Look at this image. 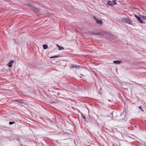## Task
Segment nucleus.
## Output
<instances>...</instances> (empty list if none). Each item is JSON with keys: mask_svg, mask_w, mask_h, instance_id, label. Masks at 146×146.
Listing matches in <instances>:
<instances>
[{"mask_svg": "<svg viewBox=\"0 0 146 146\" xmlns=\"http://www.w3.org/2000/svg\"><path fill=\"white\" fill-rule=\"evenodd\" d=\"M122 22L123 23H127L128 24L133 25L132 21L129 18H123L122 19Z\"/></svg>", "mask_w": 146, "mask_h": 146, "instance_id": "1", "label": "nucleus"}, {"mask_svg": "<svg viewBox=\"0 0 146 146\" xmlns=\"http://www.w3.org/2000/svg\"><path fill=\"white\" fill-rule=\"evenodd\" d=\"M117 4V3L114 0H113V2H111L110 1H109L107 3L108 5L111 6L116 5Z\"/></svg>", "mask_w": 146, "mask_h": 146, "instance_id": "2", "label": "nucleus"}, {"mask_svg": "<svg viewBox=\"0 0 146 146\" xmlns=\"http://www.w3.org/2000/svg\"><path fill=\"white\" fill-rule=\"evenodd\" d=\"M135 17L137 19V20L141 23L145 24V22H143L142 20V19L140 17L137 16L135 14Z\"/></svg>", "mask_w": 146, "mask_h": 146, "instance_id": "3", "label": "nucleus"}, {"mask_svg": "<svg viewBox=\"0 0 146 146\" xmlns=\"http://www.w3.org/2000/svg\"><path fill=\"white\" fill-rule=\"evenodd\" d=\"M93 18L94 20L96 21V22L98 24L100 25H102V21L101 20H99L98 19L97 17L95 16L93 17Z\"/></svg>", "mask_w": 146, "mask_h": 146, "instance_id": "4", "label": "nucleus"}, {"mask_svg": "<svg viewBox=\"0 0 146 146\" xmlns=\"http://www.w3.org/2000/svg\"><path fill=\"white\" fill-rule=\"evenodd\" d=\"M121 118L122 120H126V118L125 115V113L123 112L121 114Z\"/></svg>", "mask_w": 146, "mask_h": 146, "instance_id": "5", "label": "nucleus"}, {"mask_svg": "<svg viewBox=\"0 0 146 146\" xmlns=\"http://www.w3.org/2000/svg\"><path fill=\"white\" fill-rule=\"evenodd\" d=\"M14 62V60H11L7 64V66L9 68L11 67L12 66V64Z\"/></svg>", "mask_w": 146, "mask_h": 146, "instance_id": "6", "label": "nucleus"}, {"mask_svg": "<svg viewBox=\"0 0 146 146\" xmlns=\"http://www.w3.org/2000/svg\"><path fill=\"white\" fill-rule=\"evenodd\" d=\"M122 61H118V60H115L113 62L114 64H119Z\"/></svg>", "mask_w": 146, "mask_h": 146, "instance_id": "7", "label": "nucleus"}, {"mask_svg": "<svg viewBox=\"0 0 146 146\" xmlns=\"http://www.w3.org/2000/svg\"><path fill=\"white\" fill-rule=\"evenodd\" d=\"M43 48L44 49H46L48 48V46L46 44H44L43 45Z\"/></svg>", "mask_w": 146, "mask_h": 146, "instance_id": "8", "label": "nucleus"}, {"mask_svg": "<svg viewBox=\"0 0 146 146\" xmlns=\"http://www.w3.org/2000/svg\"><path fill=\"white\" fill-rule=\"evenodd\" d=\"M57 46L58 48V49L59 50H63L64 49V48L63 47L60 46L58 44H57Z\"/></svg>", "mask_w": 146, "mask_h": 146, "instance_id": "9", "label": "nucleus"}, {"mask_svg": "<svg viewBox=\"0 0 146 146\" xmlns=\"http://www.w3.org/2000/svg\"><path fill=\"white\" fill-rule=\"evenodd\" d=\"M73 67L76 68H78L80 67L79 66L76 65H74Z\"/></svg>", "mask_w": 146, "mask_h": 146, "instance_id": "10", "label": "nucleus"}, {"mask_svg": "<svg viewBox=\"0 0 146 146\" xmlns=\"http://www.w3.org/2000/svg\"><path fill=\"white\" fill-rule=\"evenodd\" d=\"M141 16L144 19L146 20V16L141 15Z\"/></svg>", "mask_w": 146, "mask_h": 146, "instance_id": "11", "label": "nucleus"}, {"mask_svg": "<svg viewBox=\"0 0 146 146\" xmlns=\"http://www.w3.org/2000/svg\"><path fill=\"white\" fill-rule=\"evenodd\" d=\"M15 123V122L12 121H10L9 122V124L10 125H11Z\"/></svg>", "mask_w": 146, "mask_h": 146, "instance_id": "12", "label": "nucleus"}, {"mask_svg": "<svg viewBox=\"0 0 146 146\" xmlns=\"http://www.w3.org/2000/svg\"><path fill=\"white\" fill-rule=\"evenodd\" d=\"M59 57V55L57 56H52V57H50V58H55V57Z\"/></svg>", "mask_w": 146, "mask_h": 146, "instance_id": "13", "label": "nucleus"}, {"mask_svg": "<svg viewBox=\"0 0 146 146\" xmlns=\"http://www.w3.org/2000/svg\"><path fill=\"white\" fill-rule=\"evenodd\" d=\"M139 108L141 110L143 111H144V110L142 108H141V106H139Z\"/></svg>", "mask_w": 146, "mask_h": 146, "instance_id": "14", "label": "nucleus"}, {"mask_svg": "<svg viewBox=\"0 0 146 146\" xmlns=\"http://www.w3.org/2000/svg\"><path fill=\"white\" fill-rule=\"evenodd\" d=\"M94 34L96 35H101V33L99 32V33H96L95 34Z\"/></svg>", "mask_w": 146, "mask_h": 146, "instance_id": "15", "label": "nucleus"}, {"mask_svg": "<svg viewBox=\"0 0 146 146\" xmlns=\"http://www.w3.org/2000/svg\"><path fill=\"white\" fill-rule=\"evenodd\" d=\"M82 117L83 118V119L85 120V121H86V118L83 115H82Z\"/></svg>", "mask_w": 146, "mask_h": 146, "instance_id": "16", "label": "nucleus"}, {"mask_svg": "<svg viewBox=\"0 0 146 146\" xmlns=\"http://www.w3.org/2000/svg\"><path fill=\"white\" fill-rule=\"evenodd\" d=\"M28 5L30 6H31V4H28Z\"/></svg>", "mask_w": 146, "mask_h": 146, "instance_id": "17", "label": "nucleus"}, {"mask_svg": "<svg viewBox=\"0 0 146 146\" xmlns=\"http://www.w3.org/2000/svg\"><path fill=\"white\" fill-rule=\"evenodd\" d=\"M82 75V76H83V75Z\"/></svg>", "mask_w": 146, "mask_h": 146, "instance_id": "18", "label": "nucleus"}, {"mask_svg": "<svg viewBox=\"0 0 146 146\" xmlns=\"http://www.w3.org/2000/svg\"><path fill=\"white\" fill-rule=\"evenodd\" d=\"M15 42H16V41H15Z\"/></svg>", "mask_w": 146, "mask_h": 146, "instance_id": "19", "label": "nucleus"}]
</instances>
